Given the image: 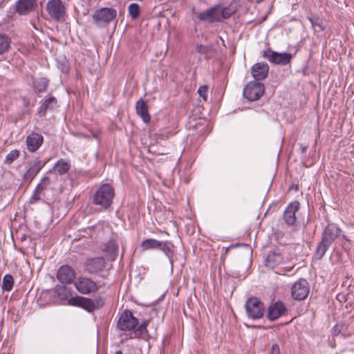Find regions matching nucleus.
<instances>
[{"label": "nucleus", "mask_w": 354, "mask_h": 354, "mask_svg": "<svg viewBox=\"0 0 354 354\" xmlns=\"http://www.w3.org/2000/svg\"><path fill=\"white\" fill-rule=\"evenodd\" d=\"M340 232V229L335 225H328L324 229L321 241L318 243L315 251L317 259H321L324 256L328 248L339 236Z\"/></svg>", "instance_id": "f257e3e1"}, {"label": "nucleus", "mask_w": 354, "mask_h": 354, "mask_svg": "<svg viewBox=\"0 0 354 354\" xmlns=\"http://www.w3.org/2000/svg\"><path fill=\"white\" fill-rule=\"evenodd\" d=\"M114 196L113 187L108 183L103 184L95 192L93 203L104 209H108L111 205Z\"/></svg>", "instance_id": "f03ea898"}, {"label": "nucleus", "mask_w": 354, "mask_h": 354, "mask_svg": "<svg viewBox=\"0 0 354 354\" xmlns=\"http://www.w3.org/2000/svg\"><path fill=\"white\" fill-rule=\"evenodd\" d=\"M245 308L248 317L252 319L261 318L265 312V306L263 302L255 297L246 301Z\"/></svg>", "instance_id": "7ed1b4c3"}, {"label": "nucleus", "mask_w": 354, "mask_h": 354, "mask_svg": "<svg viewBox=\"0 0 354 354\" xmlns=\"http://www.w3.org/2000/svg\"><path fill=\"white\" fill-rule=\"evenodd\" d=\"M46 11L50 18L60 21L64 19L66 7L62 0H49L46 4Z\"/></svg>", "instance_id": "20e7f679"}, {"label": "nucleus", "mask_w": 354, "mask_h": 354, "mask_svg": "<svg viewBox=\"0 0 354 354\" xmlns=\"http://www.w3.org/2000/svg\"><path fill=\"white\" fill-rule=\"evenodd\" d=\"M77 290L82 295H89L98 290L97 283L86 277H79L73 282Z\"/></svg>", "instance_id": "39448f33"}, {"label": "nucleus", "mask_w": 354, "mask_h": 354, "mask_svg": "<svg viewBox=\"0 0 354 354\" xmlns=\"http://www.w3.org/2000/svg\"><path fill=\"white\" fill-rule=\"evenodd\" d=\"M116 15L115 10L103 8L96 10L93 15V18L98 26L104 27L109 24L116 17Z\"/></svg>", "instance_id": "423d86ee"}, {"label": "nucleus", "mask_w": 354, "mask_h": 354, "mask_svg": "<svg viewBox=\"0 0 354 354\" xmlns=\"http://www.w3.org/2000/svg\"><path fill=\"white\" fill-rule=\"evenodd\" d=\"M264 85L257 82H249L243 89V95L249 101L259 100L264 93Z\"/></svg>", "instance_id": "0eeeda50"}, {"label": "nucleus", "mask_w": 354, "mask_h": 354, "mask_svg": "<svg viewBox=\"0 0 354 354\" xmlns=\"http://www.w3.org/2000/svg\"><path fill=\"white\" fill-rule=\"evenodd\" d=\"M138 324V319L133 317L131 310H125L120 315L117 326L120 330L134 331Z\"/></svg>", "instance_id": "6e6552de"}, {"label": "nucleus", "mask_w": 354, "mask_h": 354, "mask_svg": "<svg viewBox=\"0 0 354 354\" xmlns=\"http://www.w3.org/2000/svg\"><path fill=\"white\" fill-rule=\"evenodd\" d=\"M263 57L274 64L286 65L292 58V55L288 53H279L268 49L263 52Z\"/></svg>", "instance_id": "1a4fd4ad"}, {"label": "nucleus", "mask_w": 354, "mask_h": 354, "mask_svg": "<svg viewBox=\"0 0 354 354\" xmlns=\"http://www.w3.org/2000/svg\"><path fill=\"white\" fill-rule=\"evenodd\" d=\"M291 294L295 300L305 299L309 294V284L307 280L300 279L296 281L292 287Z\"/></svg>", "instance_id": "9d476101"}, {"label": "nucleus", "mask_w": 354, "mask_h": 354, "mask_svg": "<svg viewBox=\"0 0 354 354\" xmlns=\"http://www.w3.org/2000/svg\"><path fill=\"white\" fill-rule=\"evenodd\" d=\"M75 277V270L68 265L62 266L57 272V278L62 284L71 283Z\"/></svg>", "instance_id": "9b49d317"}, {"label": "nucleus", "mask_w": 354, "mask_h": 354, "mask_svg": "<svg viewBox=\"0 0 354 354\" xmlns=\"http://www.w3.org/2000/svg\"><path fill=\"white\" fill-rule=\"evenodd\" d=\"M300 208V203L295 201L290 203L283 212V221L289 226L293 225L297 221L296 212Z\"/></svg>", "instance_id": "f8f14e48"}, {"label": "nucleus", "mask_w": 354, "mask_h": 354, "mask_svg": "<svg viewBox=\"0 0 354 354\" xmlns=\"http://www.w3.org/2000/svg\"><path fill=\"white\" fill-rule=\"evenodd\" d=\"M68 304L73 306L81 307L89 313L93 312L96 306L91 299L76 296L68 299Z\"/></svg>", "instance_id": "ddd939ff"}, {"label": "nucleus", "mask_w": 354, "mask_h": 354, "mask_svg": "<svg viewBox=\"0 0 354 354\" xmlns=\"http://www.w3.org/2000/svg\"><path fill=\"white\" fill-rule=\"evenodd\" d=\"M105 267V260L103 257L89 259L84 263L85 270L92 274L102 271Z\"/></svg>", "instance_id": "4468645a"}, {"label": "nucleus", "mask_w": 354, "mask_h": 354, "mask_svg": "<svg viewBox=\"0 0 354 354\" xmlns=\"http://www.w3.org/2000/svg\"><path fill=\"white\" fill-rule=\"evenodd\" d=\"M286 310V308L282 301H276L268 307L267 318L270 321H274L283 315Z\"/></svg>", "instance_id": "2eb2a0df"}, {"label": "nucleus", "mask_w": 354, "mask_h": 354, "mask_svg": "<svg viewBox=\"0 0 354 354\" xmlns=\"http://www.w3.org/2000/svg\"><path fill=\"white\" fill-rule=\"evenodd\" d=\"M217 5L207 9L206 10L200 12L198 15V19L202 21L213 24L215 22H220Z\"/></svg>", "instance_id": "dca6fc26"}, {"label": "nucleus", "mask_w": 354, "mask_h": 354, "mask_svg": "<svg viewBox=\"0 0 354 354\" xmlns=\"http://www.w3.org/2000/svg\"><path fill=\"white\" fill-rule=\"evenodd\" d=\"M269 71V66L265 62H259L254 64L251 68V73L253 77L257 80H263L267 77Z\"/></svg>", "instance_id": "f3484780"}, {"label": "nucleus", "mask_w": 354, "mask_h": 354, "mask_svg": "<svg viewBox=\"0 0 354 354\" xmlns=\"http://www.w3.org/2000/svg\"><path fill=\"white\" fill-rule=\"evenodd\" d=\"M43 141L44 138L41 134L35 132L29 134L26 141L28 151L30 152L36 151L42 145Z\"/></svg>", "instance_id": "a211bd4d"}, {"label": "nucleus", "mask_w": 354, "mask_h": 354, "mask_svg": "<svg viewBox=\"0 0 354 354\" xmlns=\"http://www.w3.org/2000/svg\"><path fill=\"white\" fill-rule=\"evenodd\" d=\"M46 162H43L39 159L35 160L33 165H32L24 174V180L28 181L29 183L31 182L41 168H43Z\"/></svg>", "instance_id": "6ab92c4d"}, {"label": "nucleus", "mask_w": 354, "mask_h": 354, "mask_svg": "<svg viewBox=\"0 0 354 354\" xmlns=\"http://www.w3.org/2000/svg\"><path fill=\"white\" fill-rule=\"evenodd\" d=\"M35 6V0H18L15 9L19 15H27L34 10Z\"/></svg>", "instance_id": "aec40b11"}, {"label": "nucleus", "mask_w": 354, "mask_h": 354, "mask_svg": "<svg viewBox=\"0 0 354 354\" xmlns=\"http://www.w3.org/2000/svg\"><path fill=\"white\" fill-rule=\"evenodd\" d=\"M136 113L142 118L144 122L148 123L150 122L151 117L149 113V107L147 102L140 98L136 104Z\"/></svg>", "instance_id": "412c9836"}, {"label": "nucleus", "mask_w": 354, "mask_h": 354, "mask_svg": "<svg viewBox=\"0 0 354 354\" xmlns=\"http://www.w3.org/2000/svg\"><path fill=\"white\" fill-rule=\"evenodd\" d=\"M283 261L281 254L276 251L270 252L265 260V266L269 268L273 269L279 265Z\"/></svg>", "instance_id": "4be33fe9"}, {"label": "nucleus", "mask_w": 354, "mask_h": 354, "mask_svg": "<svg viewBox=\"0 0 354 354\" xmlns=\"http://www.w3.org/2000/svg\"><path fill=\"white\" fill-rule=\"evenodd\" d=\"M57 100L55 97L46 99L41 104L38 110L39 116H45L48 110H53L57 106Z\"/></svg>", "instance_id": "5701e85b"}, {"label": "nucleus", "mask_w": 354, "mask_h": 354, "mask_svg": "<svg viewBox=\"0 0 354 354\" xmlns=\"http://www.w3.org/2000/svg\"><path fill=\"white\" fill-rule=\"evenodd\" d=\"M48 81L45 77H41L34 81L33 89L35 93H42L46 91Z\"/></svg>", "instance_id": "b1692460"}, {"label": "nucleus", "mask_w": 354, "mask_h": 354, "mask_svg": "<svg viewBox=\"0 0 354 354\" xmlns=\"http://www.w3.org/2000/svg\"><path fill=\"white\" fill-rule=\"evenodd\" d=\"M161 243L162 241H159L153 239H147L142 242L140 246L143 250L159 249L161 246Z\"/></svg>", "instance_id": "393cba45"}, {"label": "nucleus", "mask_w": 354, "mask_h": 354, "mask_svg": "<svg viewBox=\"0 0 354 354\" xmlns=\"http://www.w3.org/2000/svg\"><path fill=\"white\" fill-rule=\"evenodd\" d=\"M218 12L220 18V22L223 19L230 18L234 12V10L229 7L223 8L222 6L217 4Z\"/></svg>", "instance_id": "a878e982"}, {"label": "nucleus", "mask_w": 354, "mask_h": 354, "mask_svg": "<svg viewBox=\"0 0 354 354\" xmlns=\"http://www.w3.org/2000/svg\"><path fill=\"white\" fill-rule=\"evenodd\" d=\"M105 250L110 254L112 261H113L118 254V245L115 241L110 240L106 245Z\"/></svg>", "instance_id": "bb28decb"}, {"label": "nucleus", "mask_w": 354, "mask_h": 354, "mask_svg": "<svg viewBox=\"0 0 354 354\" xmlns=\"http://www.w3.org/2000/svg\"><path fill=\"white\" fill-rule=\"evenodd\" d=\"M69 167L70 166L67 162L63 160H60L53 167V170L58 174L62 175L66 174L68 171Z\"/></svg>", "instance_id": "cd10ccee"}, {"label": "nucleus", "mask_w": 354, "mask_h": 354, "mask_svg": "<svg viewBox=\"0 0 354 354\" xmlns=\"http://www.w3.org/2000/svg\"><path fill=\"white\" fill-rule=\"evenodd\" d=\"M10 39L6 35L0 34V54L8 51L10 47Z\"/></svg>", "instance_id": "c85d7f7f"}, {"label": "nucleus", "mask_w": 354, "mask_h": 354, "mask_svg": "<svg viewBox=\"0 0 354 354\" xmlns=\"http://www.w3.org/2000/svg\"><path fill=\"white\" fill-rule=\"evenodd\" d=\"M14 279L11 274H6L3 278L2 289L4 291L9 292L12 289Z\"/></svg>", "instance_id": "c756f323"}, {"label": "nucleus", "mask_w": 354, "mask_h": 354, "mask_svg": "<svg viewBox=\"0 0 354 354\" xmlns=\"http://www.w3.org/2000/svg\"><path fill=\"white\" fill-rule=\"evenodd\" d=\"M55 292L57 297L62 301H68V294L65 286H57L55 288Z\"/></svg>", "instance_id": "7c9ffc66"}, {"label": "nucleus", "mask_w": 354, "mask_h": 354, "mask_svg": "<svg viewBox=\"0 0 354 354\" xmlns=\"http://www.w3.org/2000/svg\"><path fill=\"white\" fill-rule=\"evenodd\" d=\"M129 14L132 17V19H135L138 17L140 15V6L138 4L133 3L129 5L128 8Z\"/></svg>", "instance_id": "2f4dec72"}, {"label": "nucleus", "mask_w": 354, "mask_h": 354, "mask_svg": "<svg viewBox=\"0 0 354 354\" xmlns=\"http://www.w3.org/2000/svg\"><path fill=\"white\" fill-rule=\"evenodd\" d=\"M19 156V151L18 150L11 151L6 157L5 163L10 165Z\"/></svg>", "instance_id": "473e14b6"}, {"label": "nucleus", "mask_w": 354, "mask_h": 354, "mask_svg": "<svg viewBox=\"0 0 354 354\" xmlns=\"http://www.w3.org/2000/svg\"><path fill=\"white\" fill-rule=\"evenodd\" d=\"M149 322L148 321H144L142 323H141L140 325H138L137 328L136 327L134 330L135 336H140L143 335L144 333H147V326L148 325Z\"/></svg>", "instance_id": "72a5a7b5"}, {"label": "nucleus", "mask_w": 354, "mask_h": 354, "mask_svg": "<svg viewBox=\"0 0 354 354\" xmlns=\"http://www.w3.org/2000/svg\"><path fill=\"white\" fill-rule=\"evenodd\" d=\"M50 183V179L48 177H44L41 182L37 185L35 190L37 192H39L40 194L45 189L47 185Z\"/></svg>", "instance_id": "f704fd0d"}, {"label": "nucleus", "mask_w": 354, "mask_h": 354, "mask_svg": "<svg viewBox=\"0 0 354 354\" xmlns=\"http://www.w3.org/2000/svg\"><path fill=\"white\" fill-rule=\"evenodd\" d=\"M159 250H162L169 258H170L173 254V250L167 242L162 241Z\"/></svg>", "instance_id": "c9c22d12"}, {"label": "nucleus", "mask_w": 354, "mask_h": 354, "mask_svg": "<svg viewBox=\"0 0 354 354\" xmlns=\"http://www.w3.org/2000/svg\"><path fill=\"white\" fill-rule=\"evenodd\" d=\"M207 91L208 87L206 85L201 86L198 89V93L201 97L204 102L207 100Z\"/></svg>", "instance_id": "e433bc0d"}, {"label": "nucleus", "mask_w": 354, "mask_h": 354, "mask_svg": "<svg viewBox=\"0 0 354 354\" xmlns=\"http://www.w3.org/2000/svg\"><path fill=\"white\" fill-rule=\"evenodd\" d=\"M307 19L311 23V25L315 31L317 30L316 28H318L319 30H324L322 25L318 21V20H314L312 17H308Z\"/></svg>", "instance_id": "4c0bfd02"}, {"label": "nucleus", "mask_w": 354, "mask_h": 354, "mask_svg": "<svg viewBox=\"0 0 354 354\" xmlns=\"http://www.w3.org/2000/svg\"><path fill=\"white\" fill-rule=\"evenodd\" d=\"M210 47L208 46H204L202 44H198L196 46V51L201 54H207L209 52Z\"/></svg>", "instance_id": "58836bf2"}, {"label": "nucleus", "mask_w": 354, "mask_h": 354, "mask_svg": "<svg viewBox=\"0 0 354 354\" xmlns=\"http://www.w3.org/2000/svg\"><path fill=\"white\" fill-rule=\"evenodd\" d=\"M268 354H281L280 348L278 344H272Z\"/></svg>", "instance_id": "ea45409f"}, {"label": "nucleus", "mask_w": 354, "mask_h": 354, "mask_svg": "<svg viewBox=\"0 0 354 354\" xmlns=\"http://www.w3.org/2000/svg\"><path fill=\"white\" fill-rule=\"evenodd\" d=\"M39 192H37V191L35 189V192L32 196V197L30 199V203H33L36 202L37 201H39L40 199L39 198Z\"/></svg>", "instance_id": "a19ab883"}, {"label": "nucleus", "mask_w": 354, "mask_h": 354, "mask_svg": "<svg viewBox=\"0 0 354 354\" xmlns=\"http://www.w3.org/2000/svg\"><path fill=\"white\" fill-rule=\"evenodd\" d=\"M339 333H340L339 327L337 325L335 326V327L333 329V332H332L333 335L334 336H337L339 335Z\"/></svg>", "instance_id": "79ce46f5"}, {"label": "nucleus", "mask_w": 354, "mask_h": 354, "mask_svg": "<svg viewBox=\"0 0 354 354\" xmlns=\"http://www.w3.org/2000/svg\"><path fill=\"white\" fill-rule=\"evenodd\" d=\"M307 149V147L306 146H304L302 148H301V153H304L306 152Z\"/></svg>", "instance_id": "37998d69"}, {"label": "nucleus", "mask_w": 354, "mask_h": 354, "mask_svg": "<svg viewBox=\"0 0 354 354\" xmlns=\"http://www.w3.org/2000/svg\"><path fill=\"white\" fill-rule=\"evenodd\" d=\"M6 0H0V7H2Z\"/></svg>", "instance_id": "c03bdc74"}, {"label": "nucleus", "mask_w": 354, "mask_h": 354, "mask_svg": "<svg viewBox=\"0 0 354 354\" xmlns=\"http://www.w3.org/2000/svg\"><path fill=\"white\" fill-rule=\"evenodd\" d=\"M292 268H293V267H290V268H284V269H285L286 272H288V271H290Z\"/></svg>", "instance_id": "a18cd8bd"}, {"label": "nucleus", "mask_w": 354, "mask_h": 354, "mask_svg": "<svg viewBox=\"0 0 354 354\" xmlns=\"http://www.w3.org/2000/svg\"><path fill=\"white\" fill-rule=\"evenodd\" d=\"M115 354H122V351H118Z\"/></svg>", "instance_id": "49530a36"}, {"label": "nucleus", "mask_w": 354, "mask_h": 354, "mask_svg": "<svg viewBox=\"0 0 354 354\" xmlns=\"http://www.w3.org/2000/svg\"><path fill=\"white\" fill-rule=\"evenodd\" d=\"M263 1V0H257V3H260V2Z\"/></svg>", "instance_id": "de8ad7c7"}]
</instances>
